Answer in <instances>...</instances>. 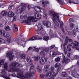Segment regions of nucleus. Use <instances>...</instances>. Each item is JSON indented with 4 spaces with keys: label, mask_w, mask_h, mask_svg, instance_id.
Returning a JSON list of instances; mask_svg holds the SVG:
<instances>
[{
    "label": "nucleus",
    "mask_w": 79,
    "mask_h": 79,
    "mask_svg": "<svg viewBox=\"0 0 79 79\" xmlns=\"http://www.w3.org/2000/svg\"><path fill=\"white\" fill-rule=\"evenodd\" d=\"M31 67L30 69V72H28L26 73L25 75H23L22 73H21V71L17 67H23V65L21 64H18L16 62H13L11 63L9 65V68H8V64L6 63L4 64V69L5 70H7L9 72L11 73H15V72H17L19 73H17V77L18 78L20 79H24L27 78H29L32 74H34L35 73V71L34 70V65L32 64H30Z\"/></svg>",
    "instance_id": "f257e3e1"
},
{
    "label": "nucleus",
    "mask_w": 79,
    "mask_h": 79,
    "mask_svg": "<svg viewBox=\"0 0 79 79\" xmlns=\"http://www.w3.org/2000/svg\"><path fill=\"white\" fill-rule=\"evenodd\" d=\"M49 13L50 15H52V19L55 24L54 26H57V27L59 26V24L57 22V21L58 22L60 23V27L62 29V30L63 31V28L62 27L63 26V23L61 21L60 22V15H59V14L56 13L51 11H49Z\"/></svg>",
    "instance_id": "f03ea898"
},
{
    "label": "nucleus",
    "mask_w": 79,
    "mask_h": 79,
    "mask_svg": "<svg viewBox=\"0 0 79 79\" xmlns=\"http://www.w3.org/2000/svg\"><path fill=\"white\" fill-rule=\"evenodd\" d=\"M34 15L35 18L34 16L29 17L27 20H23L22 22V23H25L26 24H30L31 22H36L37 20V19H40L42 17V15L40 14H35Z\"/></svg>",
    "instance_id": "7ed1b4c3"
},
{
    "label": "nucleus",
    "mask_w": 79,
    "mask_h": 79,
    "mask_svg": "<svg viewBox=\"0 0 79 79\" xmlns=\"http://www.w3.org/2000/svg\"><path fill=\"white\" fill-rule=\"evenodd\" d=\"M65 45L64 44H62L61 45V47H62L63 46L64 47V51L65 53V54H66L67 53V51H68V52H71V48L69 47V46H67V50L66 49V48L65 47H64Z\"/></svg>",
    "instance_id": "20e7f679"
},
{
    "label": "nucleus",
    "mask_w": 79,
    "mask_h": 79,
    "mask_svg": "<svg viewBox=\"0 0 79 79\" xmlns=\"http://www.w3.org/2000/svg\"><path fill=\"white\" fill-rule=\"evenodd\" d=\"M23 6H18L17 7L18 8H20L19 11L20 13L23 12V11L26 9V6L25 4H23Z\"/></svg>",
    "instance_id": "39448f33"
},
{
    "label": "nucleus",
    "mask_w": 79,
    "mask_h": 79,
    "mask_svg": "<svg viewBox=\"0 0 79 79\" xmlns=\"http://www.w3.org/2000/svg\"><path fill=\"white\" fill-rule=\"evenodd\" d=\"M37 32H43L44 29L42 27V25L39 24L38 26V29L35 30Z\"/></svg>",
    "instance_id": "423d86ee"
},
{
    "label": "nucleus",
    "mask_w": 79,
    "mask_h": 79,
    "mask_svg": "<svg viewBox=\"0 0 79 79\" xmlns=\"http://www.w3.org/2000/svg\"><path fill=\"white\" fill-rule=\"evenodd\" d=\"M69 74H71L72 77H77L79 76V74H78L77 73H75L74 71L69 72Z\"/></svg>",
    "instance_id": "0eeeda50"
},
{
    "label": "nucleus",
    "mask_w": 79,
    "mask_h": 79,
    "mask_svg": "<svg viewBox=\"0 0 79 79\" xmlns=\"http://www.w3.org/2000/svg\"><path fill=\"white\" fill-rule=\"evenodd\" d=\"M1 35H3L4 37H9V38H11L10 34L8 33H6L5 31L4 30H3Z\"/></svg>",
    "instance_id": "6e6552de"
},
{
    "label": "nucleus",
    "mask_w": 79,
    "mask_h": 79,
    "mask_svg": "<svg viewBox=\"0 0 79 79\" xmlns=\"http://www.w3.org/2000/svg\"><path fill=\"white\" fill-rule=\"evenodd\" d=\"M47 57L45 58L44 57H42L40 61L41 64H44L45 63L46 61H47Z\"/></svg>",
    "instance_id": "1a4fd4ad"
},
{
    "label": "nucleus",
    "mask_w": 79,
    "mask_h": 79,
    "mask_svg": "<svg viewBox=\"0 0 79 79\" xmlns=\"http://www.w3.org/2000/svg\"><path fill=\"white\" fill-rule=\"evenodd\" d=\"M54 75H55V72L52 73L49 72V73L46 74V76L50 77L52 76L51 77H54V78H55V76H54Z\"/></svg>",
    "instance_id": "9d476101"
},
{
    "label": "nucleus",
    "mask_w": 79,
    "mask_h": 79,
    "mask_svg": "<svg viewBox=\"0 0 79 79\" xmlns=\"http://www.w3.org/2000/svg\"><path fill=\"white\" fill-rule=\"evenodd\" d=\"M7 56H8L10 61H11L13 60L14 56L12 55V53L11 52H8L6 54Z\"/></svg>",
    "instance_id": "9b49d317"
},
{
    "label": "nucleus",
    "mask_w": 79,
    "mask_h": 79,
    "mask_svg": "<svg viewBox=\"0 0 79 79\" xmlns=\"http://www.w3.org/2000/svg\"><path fill=\"white\" fill-rule=\"evenodd\" d=\"M42 23L43 25L46 26L47 27H50L51 26V23L50 22H48L46 21H43Z\"/></svg>",
    "instance_id": "f8f14e48"
},
{
    "label": "nucleus",
    "mask_w": 79,
    "mask_h": 79,
    "mask_svg": "<svg viewBox=\"0 0 79 79\" xmlns=\"http://www.w3.org/2000/svg\"><path fill=\"white\" fill-rule=\"evenodd\" d=\"M69 3H73L74 4H78L79 2H78V0H69Z\"/></svg>",
    "instance_id": "ddd939ff"
},
{
    "label": "nucleus",
    "mask_w": 79,
    "mask_h": 79,
    "mask_svg": "<svg viewBox=\"0 0 79 79\" xmlns=\"http://www.w3.org/2000/svg\"><path fill=\"white\" fill-rule=\"evenodd\" d=\"M70 61V60L68 58H65V56H64V60L62 61V63H65V64L69 63Z\"/></svg>",
    "instance_id": "4468645a"
},
{
    "label": "nucleus",
    "mask_w": 79,
    "mask_h": 79,
    "mask_svg": "<svg viewBox=\"0 0 79 79\" xmlns=\"http://www.w3.org/2000/svg\"><path fill=\"white\" fill-rule=\"evenodd\" d=\"M32 58H34L35 61H38L40 60V57L38 56H33Z\"/></svg>",
    "instance_id": "2eb2a0df"
},
{
    "label": "nucleus",
    "mask_w": 79,
    "mask_h": 79,
    "mask_svg": "<svg viewBox=\"0 0 79 79\" xmlns=\"http://www.w3.org/2000/svg\"><path fill=\"white\" fill-rule=\"evenodd\" d=\"M35 10L37 12H41V10L42 8L40 6H38L37 7H35L34 8Z\"/></svg>",
    "instance_id": "dca6fc26"
},
{
    "label": "nucleus",
    "mask_w": 79,
    "mask_h": 79,
    "mask_svg": "<svg viewBox=\"0 0 79 79\" xmlns=\"http://www.w3.org/2000/svg\"><path fill=\"white\" fill-rule=\"evenodd\" d=\"M74 42H75V43H76L77 44H76L74 43H72L73 44H74V45L73 46L72 48H76L77 46H79V43L75 41H74Z\"/></svg>",
    "instance_id": "f3484780"
},
{
    "label": "nucleus",
    "mask_w": 79,
    "mask_h": 79,
    "mask_svg": "<svg viewBox=\"0 0 79 79\" xmlns=\"http://www.w3.org/2000/svg\"><path fill=\"white\" fill-rule=\"evenodd\" d=\"M39 37V35H36L35 36H33L31 38L29 39V40H37V37Z\"/></svg>",
    "instance_id": "a211bd4d"
},
{
    "label": "nucleus",
    "mask_w": 79,
    "mask_h": 79,
    "mask_svg": "<svg viewBox=\"0 0 79 79\" xmlns=\"http://www.w3.org/2000/svg\"><path fill=\"white\" fill-rule=\"evenodd\" d=\"M55 68H61V65L60 64V63H57L55 65Z\"/></svg>",
    "instance_id": "6ab92c4d"
},
{
    "label": "nucleus",
    "mask_w": 79,
    "mask_h": 79,
    "mask_svg": "<svg viewBox=\"0 0 79 79\" xmlns=\"http://www.w3.org/2000/svg\"><path fill=\"white\" fill-rule=\"evenodd\" d=\"M8 16L10 18L14 16V13L12 12H9L8 14Z\"/></svg>",
    "instance_id": "aec40b11"
},
{
    "label": "nucleus",
    "mask_w": 79,
    "mask_h": 79,
    "mask_svg": "<svg viewBox=\"0 0 79 79\" xmlns=\"http://www.w3.org/2000/svg\"><path fill=\"white\" fill-rule=\"evenodd\" d=\"M17 43L19 45H22L23 48H24V45L22 44V41H21V40H19L17 41Z\"/></svg>",
    "instance_id": "412c9836"
},
{
    "label": "nucleus",
    "mask_w": 79,
    "mask_h": 79,
    "mask_svg": "<svg viewBox=\"0 0 79 79\" xmlns=\"http://www.w3.org/2000/svg\"><path fill=\"white\" fill-rule=\"evenodd\" d=\"M50 65H46L44 66V70L46 72H47L48 71V68Z\"/></svg>",
    "instance_id": "4be33fe9"
},
{
    "label": "nucleus",
    "mask_w": 79,
    "mask_h": 79,
    "mask_svg": "<svg viewBox=\"0 0 79 79\" xmlns=\"http://www.w3.org/2000/svg\"><path fill=\"white\" fill-rule=\"evenodd\" d=\"M5 29L7 31H11V28L9 26H7L5 27Z\"/></svg>",
    "instance_id": "5701e85b"
},
{
    "label": "nucleus",
    "mask_w": 79,
    "mask_h": 79,
    "mask_svg": "<svg viewBox=\"0 0 79 79\" xmlns=\"http://www.w3.org/2000/svg\"><path fill=\"white\" fill-rule=\"evenodd\" d=\"M13 31H14V32H16L18 31V27H16V25L14 24V27L13 28Z\"/></svg>",
    "instance_id": "b1692460"
},
{
    "label": "nucleus",
    "mask_w": 79,
    "mask_h": 79,
    "mask_svg": "<svg viewBox=\"0 0 79 79\" xmlns=\"http://www.w3.org/2000/svg\"><path fill=\"white\" fill-rule=\"evenodd\" d=\"M50 55L52 56H55V52L54 51H51L50 53Z\"/></svg>",
    "instance_id": "393cba45"
},
{
    "label": "nucleus",
    "mask_w": 79,
    "mask_h": 79,
    "mask_svg": "<svg viewBox=\"0 0 79 79\" xmlns=\"http://www.w3.org/2000/svg\"><path fill=\"white\" fill-rule=\"evenodd\" d=\"M20 57L22 59H25L26 57L25 54H22L20 55Z\"/></svg>",
    "instance_id": "a878e982"
},
{
    "label": "nucleus",
    "mask_w": 79,
    "mask_h": 79,
    "mask_svg": "<svg viewBox=\"0 0 79 79\" xmlns=\"http://www.w3.org/2000/svg\"><path fill=\"white\" fill-rule=\"evenodd\" d=\"M61 68H58L57 71H56V73H54V76H56L58 74V73H59V72L60 71V69H61Z\"/></svg>",
    "instance_id": "bb28decb"
},
{
    "label": "nucleus",
    "mask_w": 79,
    "mask_h": 79,
    "mask_svg": "<svg viewBox=\"0 0 79 79\" xmlns=\"http://www.w3.org/2000/svg\"><path fill=\"white\" fill-rule=\"evenodd\" d=\"M7 14V12L6 11L4 10L2 11V16H6Z\"/></svg>",
    "instance_id": "cd10ccee"
},
{
    "label": "nucleus",
    "mask_w": 79,
    "mask_h": 79,
    "mask_svg": "<svg viewBox=\"0 0 79 79\" xmlns=\"http://www.w3.org/2000/svg\"><path fill=\"white\" fill-rule=\"evenodd\" d=\"M27 62H28V63H31V62H32V60H31V57H27Z\"/></svg>",
    "instance_id": "c85d7f7f"
},
{
    "label": "nucleus",
    "mask_w": 79,
    "mask_h": 79,
    "mask_svg": "<svg viewBox=\"0 0 79 79\" xmlns=\"http://www.w3.org/2000/svg\"><path fill=\"white\" fill-rule=\"evenodd\" d=\"M6 43L5 41L2 38H0V44H4Z\"/></svg>",
    "instance_id": "c756f323"
},
{
    "label": "nucleus",
    "mask_w": 79,
    "mask_h": 79,
    "mask_svg": "<svg viewBox=\"0 0 79 79\" xmlns=\"http://www.w3.org/2000/svg\"><path fill=\"white\" fill-rule=\"evenodd\" d=\"M5 62V60H0V67H1V65H3L4 64Z\"/></svg>",
    "instance_id": "7c9ffc66"
},
{
    "label": "nucleus",
    "mask_w": 79,
    "mask_h": 79,
    "mask_svg": "<svg viewBox=\"0 0 79 79\" xmlns=\"http://www.w3.org/2000/svg\"><path fill=\"white\" fill-rule=\"evenodd\" d=\"M50 70L51 71L50 72L53 73L55 72V68L53 67H51L50 68Z\"/></svg>",
    "instance_id": "2f4dec72"
},
{
    "label": "nucleus",
    "mask_w": 79,
    "mask_h": 79,
    "mask_svg": "<svg viewBox=\"0 0 79 79\" xmlns=\"http://www.w3.org/2000/svg\"><path fill=\"white\" fill-rule=\"evenodd\" d=\"M60 60V58L59 57H58L57 58L55 59V61L56 62H58Z\"/></svg>",
    "instance_id": "473e14b6"
},
{
    "label": "nucleus",
    "mask_w": 79,
    "mask_h": 79,
    "mask_svg": "<svg viewBox=\"0 0 79 79\" xmlns=\"http://www.w3.org/2000/svg\"><path fill=\"white\" fill-rule=\"evenodd\" d=\"M75 26V25L72 23H71L70 24V27L71 29H73V28Z\"/></svg>",
    "instance_id": "72a5a7b5"
},
{
    "label": "nucleus",
    "mask_w": 79,
    "mask_h": 79,
    "mask_svg": "<svg viewBox=\"0 0 79 79\" xmlns=\"http://www.w3.org/2000/svg\"><path fill=\"white\" fill-rule=\"evenodd\" d=\"M61 75L63 77H66V73L63 72L62 73Z\"/></svg>",
    "instance_id": "f704fd0d"
},
{
    "label": "nucleus",
    "mask_w": 79,
    "mask_h": 79,
    "mask_svg": "<svg viewBox=\"0 0 79 79\" xmlns=\"http://www.w3.org/2000/svg\"><path fill=\"white\" fill-rule=\"evenodd\" d=\"M38 69V71H39V73H41L42 72V68L41 67H40L39 66H38L37 67Z\"/></svg>",
    "instance_id": "c9c22d12"
},
{
    "label": "nucleus",
    "mask_w": 79,
    "mask_h": 79,
    "mask_svg": "<svg viewBox=\"0 0 79 79\" xmlns=\"http://www.w3.org/2000/svg\"><path fill=\"white\" fill-rule=\"evenodd\" d=\"M48 39H49V38L48 37L44 36V40H46V41H47V40H48Z\"/></svg>",
    "instance_id": "e433bc0d"
},
{
    "label": "nucleus",
    "mask_w": 79,
    "mask_h": 79,
    "mask_svg": "<svg viewBox=\"0 0 79 79\" xmlns=\"http://www.w3.org/2000/svg\"><path fill=\"white\" fill-rule=\"evenodd\" d=\"M72 33L73 37L76 36V31L73 30L72 31Z\"/></svg>",
    "instance_id": "4c0bfd02"
},
{
    "label": "nucleus",
    "mask_w": 79,
    "mask_h": 79,
    "mask_svg": "<svg viewBox=\"0 0 79 79\" xmlns=\"http://www.w3.org/2000/svg\"><path fill=\"white\" fill-rule=\"evenodd\" d=\"M49 2L48 1H45V2H42L43 5H44V4H49Z\"/></svg>",
    "instance_id": "58836bf2"
},
{
    "label": "nucleus",
    "mask_w": 79,
    "mask_h": 79,
    "mask_svg": "<svg viewBox=\"0 0 79 79\" xmlns=\"http://www.w3.org/2000/svg\"><path fill=\"white\" fill-rule=\"evenodd\" d=\"M49 48H45L43 50L44 51H45V52H47L49 50Z\"/></svg>",
    "instance_id": "ea45409f"
},
{
    "label": "nucleus",
    "mask_w": 79,
    "mask_h": 79,
    "mask_svg": "<svg viewBox=\"0 0 79 79\" xmlns=\"http://www.w3.org/2000/svg\"><path fill=\"white\" fill-rule=\"evenodd\" d=\"M40 76L41 78H44L45 77V74H40Z\"/></svg>",
    "instance_id": "a19ab883"
},
{
    "label": "nucleus",
    "mask_w": 79,
    "mask_h": 79,
    "mask_svg": "<svg viewBox=\"0 0 79 79\" xmlns=\"http://www.w3.org/2000/svg\"><path fill=\"white\" fill-rule=\"evenodd\" d=\"M40 54L41 55H43L44 56H45V54L44 52H41Z\"/></svg>",
    "instance_id": "79ce46f5"
},
{
    "label": "nucleus",
    "mask_w": 79,
    "mask_h": 79,
    "mask_svg": "<svg viewBox=\"0 0 79 79\" xmlns=\"http://www.w3.org/2000/svg\"><path fill=\"white\" fill-rule=\"evenodd\" d=\"M44 18L45 19H47V14L44 13Z\"/></svg>",
    "instance_id": "37998d69"
},
{
    "label": "nucleus",
    "mask_w": 79,
    "mask_h": 79,
    "mask_svg": "<svg viewBox=\"0 0 79 79\" xmlns=\"http://www.w3.org/2000/svg\"><path fill=\"white\" fill-rule=\"evenodd\" d=\"M16 20V16H15L13 18V21H15Z\"/></svg>",
    "instance_id": "c03bdc74"
},
{
    "label": "nucleus",
    "mask_w": 79,
    "mask_h": 79,
    "mask_svg": "<svg viewBox=\"0 0 79 79\" xmlns=\"http://www.w3.org/2000/svg\"><path fill=\"white\" fill-rule=\"evenodd\" d=\"M11 41V40L10 38H8L7 39V41L8 42H10Z\"/></svg>",
    "instance_id": "a18cd8bd"
},
{
    "label": "nucleus",
    "mask_w": 79,
    "mask_h": 79,
    "mask_svg": "<svg viewBox=\"0 0 79 79\" xmlns=\"http://www.w3.org/2000/svg\"><path fill=\"white\" fill-rule=\"evenodd\" d=\"M3 30L0 29V35H2V32H3Z\"/></svg>",
    "instance_id": "49530a36"
},
{
    "label": "nucleus",
    "mask_w": 79,
    "mask_h": 79,
    "mask_svg": "<svg viewBox=\"0 0 79 79\" xmlns=\"http://www.w3.org/2000/svg\"><path fill=\"white\" fill-rule=\"evenodd\" d=\"M74 57L75 59H78V58H79V56H78L77 55L75 56Z\"/></svg>",
    "instance_id": "de8ad7c7"
},
{
    "label": "nucleus",
    "mask_w": 79,
    "mask_h": 79,
    "mask_svg": "<svg viewBox=\"0 0 79 79\" xmlns=\"http://www.w3.org/2000/svg\"><path fill=\"white\" fill-rule=\"evenodd\" d=\"M54 47H55V45H53L51 46L50 47V49H53V48Z\"/></svg>",
    "instance_id": "09e8293b"
},
{
    "label": "nucleus",
    "mask_w": 79,
    "mask_h": 79,
    "mask_svg": "<svg viewBox=\"0 0 79 79\" xmlns=\"http://www.w3.org/2000/svg\"><path fill=\"white\" fill-rule=\"evenodd\" d=\"M66 79H72V78L71 77L67 76V77Z\"/></svg>",
    "instance_id": "8fccbe9b"
},
{
    "label": "nucleus",
    "mask_w": 79,
    "mask_h": 79,
    "mask_svg": "<svg viewBox=\"0 0 79 79\" xmlns=\"http://www.w3.org/2000/svg\"><path fill=\"white\" fill-rule=\"evenodd\" d=\"M69 42H70L71 43H73V41L72 40V39H69Z\"/></svg>",
    "instance_id": "3c124183"
},
{
    "label": "nucleus",
    "mask_w": 79,
    "mask_h": 79,
    "mask_svg": "<svg viewBox=\"0 0 79 79\" xmlns=\"http://www.w3.org/2000/svg\"><path fill=\"white\" fill-rule=\"evenodd\" d=\"M34 51H35L36 52H39V49H38L37 48H35L34 49Z\"/></svg>",
    "instance_id": "603ef678"
},
{
    "label": "nucleus",
    "mask_w": 79,
    "mask_h": 79,
    "mask_svg": "<svg viewBox=\"0 0 79 79\" xmlns=\"http://www.w3.org/2000/svg\"><path fill=\"white\" fill-rule=\"evenodd\" d=\"M32 50V47H29L28 49V51H29V50Z\"/></svg>",
    "instance_id": "864d4df0"
},
{
    "label": "nucleus",
    "mask_w": 79,
    "mask_h": 79,
    "mask_svg": "<svg viewBox=\"0 0 79 79\" xmlns=\"http://www.w3.org/2000/svg\"><path fill=\"white\" fill-rule=\"evenodd\" d=\"M62 0H57V1H58L59 3H62V2H61Z\"/></svg>",
    "instance_id": "5fc2aeb1"
},
{
    "label": "nucleus",
    "mask_w": 79,
    "mask_h": 79,
    "mask_svg": "<svg viewBox=\"0 0 79 79\" xmlns=\"http://www.w3.org/2000/svg\"><path fill=\"white\" fill-rule=\"evenodd\" d=\"M67 44H68V40H65V45H67Z\"/></svg>",
    "instance_id": "6e6d98bb"
},
{
    "label": "nucleus",
    "mask_w": 79,
    "mask_h": 79,
    "mask_svg": "<svg viewBox=\"0 0 79 79\" xmlns=\"http://www.w3.org/2000/svg\"><path fill=\"white\" fill-rule=\"evenodd\" d=\"M78 47H79V46H77V47H76V50H77L79 51V48Z\"/></svg>",
    "instance_id": "4d7b16f0"
},
{
    "label": "nucleus",
    "mask_w": 79,
    "mask_h": 79,
    "mask_svg": "<svg viewBox=\"0 0 79 79\" xmlns=\"http://www.w3.org/2000/svg\"><path fill=\"white\" fill-rule=\"evenodd\" d=\"M42 38L41 37H39L37 38V40H42Z\"/></svg>",
    "instance_id": "13d9d810"
},
{
    "label": "nucleus",
    "mask_w": 79,
    "mask_h": 79,
    "mask_svg": "<svg viewBox=\"0 0 79 79\" xmlns=\"http://www.w3.org/2000/svg\"><path fill=\"white\" fill-rule=\"evenodd\" d=\"M72 20H73V19H69V21H70V22H72L73 21H72Z\"/></svg>",
    "instance_id": "bf43d9fd"
},
{
    "label": "nucleus",
    "mask_w": 79,
    "mask_h": 79,
    "mask_svg": "<svg viewBox=\"0 0 79 79\" xmlns=\"http://www.w3.org/2000/svg\"><path fill=\"white\" fill-rule=\"evenodd\" d=\"M12 76H13V77H15V76H16V74L14 73L12 75Z\"/></svg>",
    "instance_id": "052dcab7"
},
{
    "label": "nucleus",
    "mask_w": 79,
    "mask_h": 79,
    "mask_svg": "<svg viewBox=\"0 0 79 79\" xmlns=\"http://www.w3.org/2000/svg\"><path fill=\"white\" fill-rule=\"evenodd\" d=\"M70 55H71L70 53H68L67 54L68 56V57H69V56H70Z\"/></svg>",
    "instance_id": "680f3d73"
},
{
    "label": "nucleus",
    "mask_w": 79,
    "mask_h": 79,
    "mask_svg": "<svg viewBox=\"0 0 79 79\" xmlns=\"http://www.w3.org/2000/svg\"><path fill=\"white\" fill-rule=\"evenodd\" d=\"M68 39H69L68 37H66V40H67L68 41Z\"/></svg>",
    "instance_id": "e2e57ef3"
},
{
    "label": "nucleus",
    "mask_w": 79,
    "mask_h": 79,
    "mask_svg": "<svg viewBox=\"0 0 79 79\" xmlns=\"http://www.w3.org/2000/svg\"><path fill=\"white\" fill-rule=\"evenodd\" d=\"M67 46H69V47L72 46V45L70 44H69Z\"/></svg>",
    "instance_id": "0e129e2a"
},
{
    "label": "nucleus",
    "mask_w": 79,
    "mask_h": 79,
    "mask_svg": "<svg viewBox=\"0 0 79 79\" xmlns=\"http://www.w3.org/2000/svg\"><path fill=\"white\" fill-rule=\"evenodd\" d=\"M77 29H78V27H77L76 28H76L75 29V30L76 31H78Z\"/></svg>",
    "instance_id": "69168bd1"
},
{
    "label": "nucleus",
    "mask_w": 79,
    "mask_h": 79,
    "mask_svg": "<svg viewBox=\"0 0 79 79\" xmlns=\"http://www.w3.org/2000/svg\"><path fill=\"white\" fill-rule=\"evenodd\" d=\"M0 26L1 27H3V25L2 24H0Z\"/></svg>",
    "instance_id": "338daca9"
},
{
    "label": "nucleus",
    "mask_w": 79,
    "mask_h": 79,
    "mask_svg": "<svg viewBox=\"0 0 79 79\" xmlns=\"http://www.w3.org/2000/svg\"><path fill=\"white\" fill-rule=\"evenodd\" d=\"M77 63L78 65H79V60H78Z\"/></svg>",
    "instance_id": "774afa93"
}]
</instances>
